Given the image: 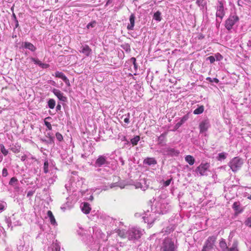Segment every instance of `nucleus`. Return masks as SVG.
I'll use <instances>...</instances> for the list:
<instances>
[{"label": "nucleus", "mask_w": 251, "mask_h": 251, "mask_svg": "<svg viewBox=\"0 0 251 251\" xmlns=\"http://www.w3.org/2000/svg\"><path fill=\"white\" fill-rule=\"evenodd\" d=\"M39 66L43 69H47L49 67L50 65L48 64L43 63L42 62Z\"/></svg>", "instance_id": "obj_42"}, {"label": "nucleus", "mask_w": 251, "mask_h": 251, "mask_svg": "<svg viewBox=\"0 0 251 251\" xmlns=\"http://www.w3.org/2000/svg\"><path fill=\"white\" fill-rule=\"evenodd\" d=\"M174 242L170 238H167L164 240L161 251H175Z\"/></svg>", "instance_id": "obj_2"}, {"label": "nucleus", "mask_w": 251, "mask_h": 251, "mask_svg": "<svg viewBox=\"0 0 251 251\" xmlns=\"http://www.w3.org/2000/svg\"><path fill=\"white\" fill-rule=\"evenodd\" d=\"M171 181H172V179H170L166 180V181H164L163 182L164 186H167L169 185Z\"/></svg>", "instance_id": "obj_43"}, {"label": "nucleus", "mask_w": 251, "mask_h": 251, "mask_svg": "<svg viewBox=\"0 0 251 251\" xmlns=\"http://www.w3.org/2000/svg\"><path fill=\"white\" fill-rule=\"evenodd\" d=\"M219 57H217V60H219L220 59H219Z\"/></svg>", "instance_id": "obj_57"}, {"label": "nucleus", "mask_w": 251, "mask_h": 251, "mask_svg": "<svg viewBox=\"0 0 251 251\" xmlns=\"http://www.w3.org/2000/svg\"><path fill=\"white\" fill-rule=\"evenodd\" d=\"M17 181L18 179L16 177H13L10 179L9 184L10 185H13L14 183L17 182Z\"/></svg>", "instance_id": "obj_38"}, {"label": "nucleus", "mask_w": 251, "mask_h": 251, "mask_svg": "<svg viewBox=\"0 0 251 251\" xmlns=\"http://www.w3.org/2000/svg\"><path fill=\"white\" fill-rule=\"evenodd\" d=\"M186 161L190 165H192L195 163V159L194 158L190 155H187L185 158Z\"/></svg>", "instance_id": "obj_22"}, {"label": "nucleus", "mask_w": 251, "mask_h": 251, "mask_svg": "<svg viewBox=\"0 0 251 251\" xmlns=\"http://www.w3.org/2000/svg\"><path fill=\"white\" fill-rule=\"evenodd\" d=\"M239 21V18L237 16H230L226 21L225 26L228 30L232 29L234 24Z\"/></svg>", "instance_id": "obj_6"}, {"label": "nucleus", "mask_w": 251, "mask_h": 251, "mask_svg": "<svg viewBox=\"0 0 251 251\" xmlns=\"http://www.w3.org/2000/svg\"><path fill=\"white\" fill-rule=\"evenodd\" d=\"M209 126L210 124L208 119H206L202 120L199 125L200 133H203L206 131Z\"/></svg>", "instance_id": "obj_8"}, {"label": "nucleus", "mask_w": 251, "mask_h": 251, "mask_svg": "<svg viewBox=\"0 0 251 251\" xmlns=\"http://www.w3.org/2000/svg\"><path fill=\"white\" fill-rule=\"evenodd\" d=\"M48 104L50 108L53 109L55 105V101L53 99H50L48 102Z\"/></svg>", "instance_id": "obj_26"}, {"label": "nucleus", "mask_w": 251, "mask_h": 251, "mask_svg": "<svg viewBox=\"0 0 251 251\" xmlns=\"http://www.w3.org/2000/svg\"><path fill=\"white\" fill-rule=\"evenodd\" d=\"M11 150L14 153H17L20 152V149H17L15 148H12L11 149Z\"/></svg>", "instance_id": "obj_45"}, {"label": "nucleus", "mask_w": 251, "mask_h": 251, "mask_svg": "<svg viewBox=\"0 0 251 251\" xmlns=\"http://www.w3.org/2000/svg\"><path fill=\"white\" fill-rule=\"evenodd\" d=\"M160 14L161 13L158 11V22L161 21Z\"/></svg>", "instance_id": "obj_50"}, {"label": "nucleus", "mask_w": 251, "mask_h": 251, "mask_svg": "<svg viewBox=\"0 0 251 251\" xmlns=\"http://www.w3.org/2000/svg\"><path fill=\"white\" fill-rule=\"evenodd\" d=\"M127 237L129 240L139 239L142 234L140 230L135 228L129 229L127 231Z\"/></svg>", "instance_id": "obj_4"}, {"label": "nucleus", "mask_w": 251, "mask_h": 251, "mask_svg": "<svg viewBox=\"0 0 251 251\" xmlns=\"http://www.w3.org/2000/svg\"><path fill=\"white\" fill-rule=\"evenodd\" d=\"M143 163L148 165H155L156 161L154 158L148 157L144 159Z\"/></svg>", "instance_id": "obj_17"}, {"label": "nucleus", "mask_w": 251, "mask_h": 251, "mask_svg": "<svg viewBox=\"0 0 251 251\" xmlns=\"http://www.w3.org/2000/svg\"><path fill=\"white\" fill-rule=\"evenodd\" d=\"M139 140L140 137L139 136H136L131 139L130 142L133 146H135L137 144Z\"/></svg>", "instance_id": "obj_28"}, {"label": "nucleus", "mask_w": 251, "mask_h": 251, "mask_svg": "<svg viewBox=\"0 0 251 251\" xmlns=\"http://www.w3.org/2000/svg\"><path fill=\"white\" fill-rule=\"evenodd\" d=\"M219 57H217V60H219L220 59H219Z\"/></svg>", "instance_id": "obj_56"}, {"label": "nucleus", "mask_w": 251, "mask_h": 251, "mask_svg": "<svg viewBox=\"0 0 251 251\" xmlns=\"http://www.w3.org/2000/svg\"><path fill=\"white\" fill-rule=\"evenodd\" d=\"M13 9H14V8H13V7H12L11 8V10H12V11H13Z\"/></svg>", "instance_id": "obj_58"}, {"label": "nucleus", "mask_w": 251, "mask_h": 251, "mask_svg": "<svg viewBox=\"0 0 251 251\" xmlns=\"http://www.w3.org/2000/svg\"><path fill=\"white\" fill-rule=\"evenodd\" d=\"M52 92L60 100L62 101H65L66 100V97L64 96L63 93H62L59 90L53 89Z\"/></svg>", "instance_id": "obj_11"}, {"label": "nucleus", "mask_w": 251, "mask_h": 251, "mask_svg": "<svg viewBox=\"0 0 251 251\" xmlns=\"http://www.w3.org/2000/svg\"><path fill=\"white\" fill-rule=\"evenodd\" d=\"M47 215L50 218L51 224L53 225H55L56 224V220L52 212L50 210L48 211L47 212Z\"/></svg>", "instance_id": "obj_21"}, {"label": "nucleus", "mask_w": 251, "mask_h": 251, "mask_svg": "<svg viewBox=\"0 0 251 251\" xmlns=\"http://www.w3.org/2000/svg\"><path fill=\"white\" fill-rule=\"evenodd\" d=\"M55 136H56V137L57 138V139L59 141H62L63 139V136L59 132H57L55 134Z\"/></svg>", "instance_id": "obj_36"}, {"label": "nucleus", "mask_w": 251, "mask_h": 251, "mask_svg": "<svg viewBox=\"0 0 251 251\" xmlns=\"http://www.w3.org/2000/svg\"><path fill=\"white\" fill-rule=\"evenodd\" d=\"M124 122L126 123V124H128L129 123V119L128 117H126V118L124 119Z\"/></svg>", "instance_id": "obj_48"}, {"label": "nucleus", "mask_w": 251, "mask_h": 251, "mask_svg": "<svg viewBox=\"0 0 251 251\" xmlns=\"http://www.w3.org/2000/svg\"><path fill=\"white\" fill-rule=\"evenodd\" d=\"M130 61L131 62H132L133 63L135 69L136 70L137 68V63L136 62V58L135 57H132V58H131Z\"/></svg>", "instance_id": "obj_37"}, {"label": "nucleus", "mask_w": 251, "mask_h": 251, "mask_svg": "<svg viewBox=\"0 0 251 251\" xmlns=\"http://www.w3.org/2000/svg\"><path fill=\"white\" fill-rule=\"evenodd\" d=\"M216 239L215 236H209L205 242L201 251H210L214 246Z\"/></svg>", "instance_id": "obj_3"}, {"label": "nucleus", "mask_w": 251, "mask_h": 251, "mask_svg": "<svg viewBox=\"0 0 251 251\" xmlns=\"http://www.w3.org/2000/svg\"><path fill=\"white\" fill-rule=\"evenodd\" d=\"M16 23V27H17L19 25V23H18V20H17V21H15Z\"/></svg>", "instance_id": "obj_54"}, {"label": "nucleus", "mask_w": 251, "mask_h": 251, "mask_svg": "<svg viewBox=\"0 0 251 251\" xmlns=\"http://www.w3.org/2000/svg\"><path fill=\"white\" fill-rule=\"evenodd\" d=\"M210 167V164L208 163H201L198 167L196 169V172L199 173V174L202 176H207V172Z\"/></svg>", "instance_id": "obj_5"}, {"label": "nucleus", "mask_w": 251, "mask_h": 251, "mask_svg": "<svg viewBox=\"0 0 251 251\" xmlns=\"http://www.w3.org/2000/svg\"><path fill=\"white\" fill-rule=\"evenodd\" d=\"M91 207L89 206V204L87 202H84L83 206L82 208V211L85 214H88L90 213L91 211Z\"/></svg>", "instance_id": "obj_20"}, {"label": "nucleus", "mask_w": 251, "mask_h": 251, "mask_svg": "<svg viewBox=\"0 0 251 251\" xmlns=\"http://www.w3.org/2000/svg\"><path fill=\"white\" fill-rule=\"evenodd\" d=\"M55 76L56 77H58L62 79L63 80L66 77V76L63 73L58 71L55 72Z\"/></svg>", "instance_id": "obj_29"}, {"label": "nucleus", "mask_w": 251, "mask_h": 251, "mask_svg": "<svg viewBox=\"0 0 251 251\" xmlns=\"http://www.w3.org/2000/svg\"><path fill=\"white\" fill-rule=\"evenodd\" d=\"M227 153L226 152H221L218 154V156L217 157V159L219 161H221L222 160H224L226 158Z\"/></svg>", "instance_id": "obj_24"}, {"label": "nucleus", "mask_w": 251, "mask_h": 251, "mask_svg": "<svg viewBox=\"0 0 251 251\" xmlns=\"http://www.w3.org/2000/svg\"><path fill=\"white\" fill-rule=\"evenodd\" d=\"M135 17L133 14H131L129 17L130 23L127 26V29L129 30L133 29L135 24Z\"/></svg>", "instance_id": "obj_14"}, {"label": "nucleus", "mask_w": 251, "mask_h": 251, "mask_svg": "<svg viewBox=\"0 0 251 251\" xmlns=\"http://www.w3.org/2000/svg\"><path fill=\"white\" fill-rule=\"evenodd\" d=\"M91 51L92 50L88 45H86L81 47V50L80 52L84 54L86 56H89L91 53Z\"/></svg>", "instance_id": "obj_15"}, {"label": "nucleus", "mask_w": 251, "mask_h": 251, "mask_svg": "<svg viewBox=\"0 0 251 251\" xmlns=\"http://www.w3.org/2000/svg\"><path fill=\"white\" fill-rule=\"evenodd\" d=\"M24 45L25 48L27 49L32 51H34L36 50V47L31 43L25 42Z\"/></svg>", "instance_id": "obj_18"}, {"label": "nucleus", "mask_w": 251, "mask_h": 251, "mask_svg": "<svg viewBox=\"0 0 251 251\" xmlns=\"http://www.w3.org/2000/svg\"><path fill=\"white\" fill-rule=\"evenodd\" d=\"M232 208L235 211V214L237 215L241 213L243 211V208L242 207L239 201H235L232 205Z\"/></svg>", "instance_id": "obj_10"}, {"label": "nucleus", "mask_w": 251, "mask_h": 251, "mask_svg": "<svg viewBox=\"0 0 251 251\" xmlns=\"http://www.w3.org/2000/svg\"><path fill=\"white\" fill-rule=\"evenodd\" d=\"M248 198L249 199V200H251V195H250Z\"/></svg>", "instance_id": "obj_55"}, {"label": "nucleus", "mask_w": 251, "mask_h": 251, "mask_svg": "<svg viewBox=\"0 0 251 251\" xmlns=\"http://www.w3.org/2000/svg\"><path fill=\"white\" fill-rule=\"evenodd\" d=\"M207 60H209L211 63H213L215 61V57L213 56L208 57Z\"/></svg>", "instance_id": "obj_41"}, {"label": "nucleus", "mask_w": 251, "mask_h": 251, "mask_svg": "<svg viewBox=\"0 0 251 251\" xmlns=\"http://www.w3.org/2000/svg\"><path fill=\"white\" fill-rule=\"evenodd\" d=\"M31 60L35 64H36L38 65L39 66H40L41 63H42V62L41 61H40L38 59H36V58H31Z\"/></svg>", "instance_id": "obj_39"}, {"label": "nucleus", "mask_w": 251, "mask_h": 251, "mask_svg": "<svg viewBox=\"0 0 251 251\" xmlns=\"http://www.w3.org/2000/svg\"><path fill=\"white\" fill-rule=\"evenodd\" d=\"M96 165L100 167L103 165L107 164L106 157L104 155H100L96 161Z\"/></svg>", "instance_id": "obj_12"}, {"label": "nucleus", "mask_w": 251, "mask_h": 251, "mask_svg": "<svg viewBox=\"0 0 251 251\" xmlns=\"http://www.w3.org/2000/svg\"><path fill=\"white\" fill-rule=\"evenodd\" d=\"M243 164V160L239 157H234L228 164L229 166L234 172L239 170Z\"/></svg>", "instance_id": "obj_1"}, {"label": "nucleus", "mask_w": 251, "mask_h": 251, "mask_svg": "<svg viewBox=\"0 0 251 251\" xmlns=\"http://www.w3.org/2000/svg\"><path fill=\"white\" fill-rule=\"evenodd\" d=\"M49 163L47 160L45 161L44 164V171L45 173H47L49 172L48 170Z\"/></svg>", "instance_id": "obj_34"}, {"label": "nucleus", "mask_w": 251, "mask_h": 251, "mask_svg": "<svg viewBox=\"0 0 251 251\" xmlns=\"http://www.w3.org/2000/svg\"><path fill=\"white\" fill-rule=\"evenodd\" d=\"M26 155L25 154L21 156V159L22 161H24L26 159Z\"/></svg>", "instance_id": "obj_47"}, {"label": "nucleus", "mask_w": 251, "mask_h": 251, "mask_svg": "<svg viewBox=\"0 0 251 251\" xmlns=\"http://www.w3.org/2000/svg\"><path fill=\"white\" fill-rule=\"evenodd\" d=\"M0 150L1 153L4 156H6L8 154V151L5 148V147L3 144L0 145Z\"/></svg>", "instance_id": "obj_31"}, {"label": "nucleus", "mask_w": 251, "mask_h": 251, "mask_svg": "<svg viewBox=\"0 0 251 251\" xmlns=\"http://www.w3.org/2000/svg\"><path fill=\"white\" fill-rule=\"evenodd\" d=\"M8 171H7V169L6 168H3V170H2V175L4 177H6L8 176Z\"/></svg>", "instance_id": "obj_40"}, {"label": "nucleus", "mask_w": 251, "mask_h": 251, "mask_svg": "<svg viewBox=\"0 0 251 251\" xmlns=\"http://www.w3.org/2000/svg\"><path fill=\"white\" fill-rule=\"evenodd\" d=\"M12 17H13L15 21H17V19L16 18V16L14 13H13L12 14Z\"/></svg>", "instance_id": "obj_52"}, {"label": "nucleus", "mask_w": 251, "mask_h": 251, "mask_svg": "<svg viewBox=\"0 0 251 251\" xmlns=\"http://www.w3.org/2000/svg\"><path fill=\"white\" fill-rule=\"evenodd\" d=\"M226 251H238L237 249V242L234 241L231 248H228Z\"/></svg>", "instance_id": "obj_27"}, {"label": "nucleus", "mask_w": 251, "mask_h": 251, "mask_svg": "<svg viewBox=\"0 0 251 251\" xmlns=\"http://www.w3.org/2000/svg\"><path fill=\"white\" fill-rule=\"evenodd\" d=\"M61 109V105L60 104H57L56 106V110H59Z\"/></svg>", "instance_id": "obj_53"}, {"label": "nucleus", "mask_w": 251, "mask_h": 251, "mask_svg": "<svg viewBox=\"0 0 251 251\" xmlns=\"http://www.w3.org/2000/svg\"><path fill=\"white\" fill-rule=\"evenodd\" d=\"M204 111V106L201 105L194 110L193 113L196 115L201 114Z\"/></svg>", "instance_id": "obj_23"}, {"label": "nucleus", "mask_w": 251, "mask_h": 251, "mask_svg": "<svg viewBox=\"0 0 251 251\" xmlns=\"http://www.w3.org/2000/svg\"><path fill=\"white\" fill-rule=\"evenodd\" d=\"M95 24H96L95 22L90 23L87 25V27L88 28H89L90 27H94Z\"/></svg>", "instance_id": "obj_44"}, {"label": "nucleus", "mask_w": 251, "mask_h": 251, "mask_svg": "<svg viewBox=\"0 0 251 251\" xmlns=\"http://www.w3.org/2000/svg\"><path fill=\"white\" fill-rule=\"evenodd\" d=\"M219 246L223 251H226L228 249V247L225 240L222 238L219 243Z\"/></svg>", "instance_id": "obj_19"}, {"label": "nucleus", "mask_w": 251, "mask_h": 251, "mask_svg": "<svg viewBox=\"0 0 251 251\" xmlns=\"http://www.w3.org/2000/svg\"><path fill=\"white\" fill-rule=\"evenodd\" d=\"M167 134V132H164L159 137H158V144H160L161 146L166 145Z\"/></svg>", "instance_id": "obj_13"}, {"label": "nucleus", "mask_w": 251, "mask_h": 251, "mask_svg": "<svg viewBox=\"0 0 251 251\" xmlns=\"http://www.w3.org/2000/svg\"><path fill=\"white\" fill-rule=\"evenodd\" d=\"M188 119V117L186 116L183 117L179 122H178L176 125V126L179 127L185 121Z\"/></svg>", "instance_id": "obj_25"}, {"label": "nucleus", "mask_w": 251, "mask_h": 251, "mask_svg": "<svg viewBox=\"0 0 251 251\" xmlns=\"http://www.w3.org/2000/svg\"><path fill=\"white\" fill-rule=\"evenodd\" d=\"M114 231L117 233L118 235L122 239H125L126 237V233L124 229H121L119 228L115 229Z\"/></svg>", "instance_id": "obj_16"}, {"label": "nucleus", "mask_w": 251, "mask_h": 251, "mask_svg": "<svg viewBox=\"0 0 251 251\" xmlns=\"http://www.w3.org/2000/svg\"><path fill=\"white\" fill-rule=\"evenodd\" d=\"M225 14L224 4L222 1H219V5L217 7L216 17L222 20Z\"/></svg>", "instance_id": "obj_7"}, {"label": "nucleus", "mask_w": 251, "mask_h": 251, "mask_svg": "<svg viewBox=\"0 0 251 251\" xmlns=\"http://www.w3.org/2000/svg\"><path fill=\"white\" fill-rule=\"evenodd\" d=\"M63 81L65 82V83H66V84L67 86H70V81L67 77L63 80Z\"/></svg>", "instance_id": "obj_46"}, {"label": "nucleus", "mask_w": 251, "mask_h": 251, "mask_svg": "<svg viewBox=\"0 0 251 251\" xmlns=\"http://www.w3.org/2000/svg\"><path fill=\"white\" fill-rule=\"evenodd\" d=\"M245 224L247 226L251 227V217H248L245 221Z\"/></svg>", "instance_id": "obj_35"}, {"label": "nucleus", "mask_w": 251, "mask_h": 251, "mask_svg": "<svg viewBox=\"0 0 251 251\" xmlns=\"http://www.w3.org/2000/svg\"><path fill=\"white\" fill-rule=\"evenodd\" d=\"M4 206L3 204L0 203V211H2L4 209Z\"/></svg>", "instance_id": "obj_49"}, {"label": "nucleus", "mask_w": 251, "mask_h": 251, "mask_svg": "<svg viewBox=\"0 0 251 251\" xmlns=\"http://www.w3.org/2000/svg\"><path fill=\"white\" fill-rule=\"evenodd\" d=\"M162 152L164 154L170 155L171 156H177L179 153V151L173 148H168L164 149Z\"/></svg>", "instance_id": "obj_9"}, {"label": "nucleus", "mask_w": 251, "mask_h": 251, "mask_svg": "<svg viewBox=\"0 0 251 251\" xmlns=\"http://www.w3.org/2000/svg\"><path fill=\"white\" fill-rule=\"evenodd\" d=\"M196 3L199 6H201L202 8H204L206 4L205 0H197Z\"/></svg>", "instance_id": "obj_32"}, {"label": "nucleus", "mask_w": 251, "mask_h": 251, "mask_svg": "<svg viewBox=\"0 0 251 251\" xmlns=\"http://www.w3.org/2000/svg\"><path fill=\"white\" fill-rule=\"evenodd\" d=\"M51 119V117H48L46 118L44 120L45 125L47 127V128H48L49 130H51L52 126H51V125L50 124V122L47 121V120Z\"/></svg>", "instance_id": "obj_30"}, {"label": "nucleus", "mask_w": 251, "mask_h": 251, "mask_svg": "<svg viewBox=\"0 0 251 251\" xmlns=\"http://www.w3.org/2000/svg\"><path fill=\"white\" fill-rule=\"evenodd\" d=\"M153 19L157 21V12L154 13Z\"/></svg>", "instance_id": "obj_51"}, {"label": "nucleus", "mask_w": 251, "mask_h": 251, "mask_svg": "<svg viewBox=\"0 0 251 251\" xmlns=\"http://www.w3.org/2000/svg\"><path fill=\"white\" fill-rule=\"evenodd\" d=\"M206 79L210 82H214L216 83H218L219 82V79L217 78H212L210 77H207Z\"/></svg>", "instance_id": "obj_33"}]
</instances>
